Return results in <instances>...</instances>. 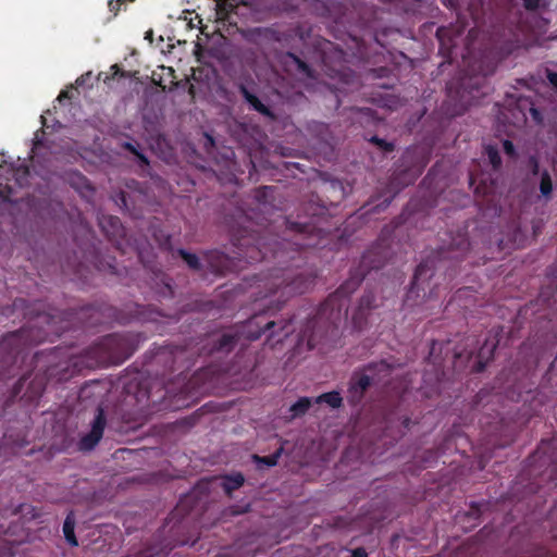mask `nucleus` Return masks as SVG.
Masks as SVG:
<instances>
[{"mask_svg":"<svg viewBox=\"0 0 557 557\" xmlns=\"http://www.w3.org/2000/svg\"><path fill=\"white\" fill-rule=\"evenodd\" d=\"M296 234L293 239H283L282 242L267 243L256 231L242 228L232 235L233 246L237 249L238 260H245L247 263L263 261L273 258L280 264L296 259H306L304 256L309 249H324L330 244L334 235L322 228L305 224L294 223Z\"/></svg>","mask_w":557,"mask_h":557,"instance_id":"nucleus-1","label":"nucleus"},{"mask_svg":"<svg viewBox=\"0 0 557 557\" xmlns=\"http://www.w3.org/2000/svg\"><path fill=\"white\" fill-rule=\"evenodd\" d=\"M55 317L51 313H38L18 331L9 333L0 339V380H9L21 375L13 386V396H17L29 377L35 360L39 354L29 358V349L50 341L52 334H58L54 326Z\"/></svg>","mask_w":557,"mask_h":557,"instance_id":"nucleus-2","label":"nucleus"},{"mask_svg":"<svg viewBox=\"0 0 557 557\" xmlns=\"http://www.w3.org/2000/svg\"><path fill=\"white\" fill-rule=\"evenodd\" d=\"M298 264H286L272 269L268 274L257 277V288H264L255 294L256 299H263L278 294L277 302L283 304L293 295L304 294L314 284L317 274L312 270H298Z\"/></svg>","mask_w":557,"mask_h":557,"instance_id":"nucleus-3","label":"nucleus"},{"mask_svg":"<svg viewBox=\"0 0 557 557\" xmlns=\"http://www.w3.org/2000/svg\"><path fill=\"white\" fill-rule=\"evenodd\" d=\"M345 288L346 282L319 306L312 318L308 319L304 330L298 335L299 345L306 343L309 350L314 349L320 339L331 329L337 326L342 315L345 319L348 318V306H344Z\"/></svg>","mask_w":557,"mask_h":557,"instance_id":"nucleus-4","label":"nucleus"},{"mask_svg":"<svg viewBox=\"0 0 557 557\" xmlns=\"http://www.w3.org/2000/svg\"><path fill=\"white\" fill-rule=\"evenodd\" d=\"M138 336L132 333H113L103 336L86 349V367L121 364L137 349Z\"/></svg>","mask_w":557,"mask_h":557,"instance_id":"nucleus-5","label":"nucleus"},{"mask_svg":"<svg viewBox=\"0 0 557 557\" xmlns=\"http://www.w3.org/2000/svg\"><path fill=\"white\" fill-rule=\"evenodd\" d=\"M292 324L293 319L276 322L269 320L267 312H259L233 327L242 343H244V341H256L260 338L263 333L268 332L267 344L274 348L294 332Z\"/></svg>","mask_w":557,"mask_h":557,"instance_id":"nucleus-6","label":"nucleus"},{"mask_svg":"<svg viewBox=\"0 0 557 557\" xmlns=\"http://www.w3.org/2000/svg\"><path fill=\"white\" fill-rule=\"evenodd\" d=\"M106 425L107 417L104 413V409L101 406H98L96 409L94 420L90 423V431L87 434L83 435L78 442L79 450H92L101 441Z\"/></svg>","mask_w":557,"mask_h":557,"instance_id":"nucleus-7","label":"nucleus"},{"mask_svg":"<svg viewBox=\"0 0 557 557\" xmlns=\"http://www.w3.org/2000/svg\"><path fill=\"white\" fill-rule=\"evenodd\" d=\"M99 226L109 242L122 253H126V248L124 247L125 228L121 220L114 215H101L99 218Z\"/></svg>","mask_w":557,"mask_h":557,"instance_id":"nucleus-8","label":"nucleus"},{"mask_svg":"<svg viewBox=\"0 0 557 557\" xmlns=\"http://www.w3.org/2000/svg\"><path fill=\"white\" fill-rule=\"evenodd\" d=\"M237 345L244 346L245 343L240 342L234 327H231L211 338L208 352L210 355H227L233 351Z\"/></svg>","mask_w":557,"mask_h":557,"instance_id":"nucleus-9","label":"nucleus"},{"mask_svg":"<svg viewBox=\"0 0 557 557\" xmlns=\"http://www.w3.org/2000/svg\"><path fill=\"white\" fill-rule=\"evenodd\" d=\"M238 91L244 100L249 104L251 110L271 120L275 119L272 110L265 106L255 94H252L245 84L238 85Z\"/></svg>","mask_w":557,"mask_h":557,"instance_id":"nucleus-10","label":"nucleus"},{"mask_svg":"<svg viewBox=\"0 0 557 557\" xmlns=\"http://www.w3.org/2000/svg\"><path fill=\"white\" fill-rule=\"evenodd\" d=\"M205 259L214 274L223 275L230 270L231 261L224 252L211 250L205 255Z\"/></svg>","mask_w":557,"mask_h":557,"instance_id":"nucleus-11","label":"nucleus"},{"mask_svg":"<svg viewBox=\"0 0 557 557\" xmlns=\"http://www.w3.org/2000/svg\"><path fill=\"white\" fill-rule=\"evenodd\" d=\"M277 25L270 27H256L250 32V40L258 46H271L275 44Z\"/></svg>","mask_w":557,"mask_h":557,"instance_id":"nucleus-12","label":"nucleus"},{"mask_svg":"<svg viewBox=\"0 0 557 557\" xmlns=\"http://www.w3.org/2000/svg\"><path fill=\"white\" fill-rule=\"evenodd\" d=\"M297 37L300 40H305V33H304L301 26H299V25H297L295 27L277 26V36L275 38V44H278L281 47H289L292 41Z\"/></svg>","mask_w":557,"mask_h":557,"instance_id":"nucleus-13","label":"nucleus"},{"mask_svg":"<svg viewBox=\"0 0 557 557\" xmlns=\"http://www.w3.org/2000/svg\"><path fill=\"white\" fill-rule=\"evenodd\" d=\"M313 404V398L306 396L300 397L295 404H293L289 407V416L287 417V420L292 421L294 419L304 417Z\"/></svg>","mask_w":557,"mask_h":557,"instance_id":"nucleus-14","label":"nucleus"},{"mask_svg":"<svg viewBox=\"0 0 557 557\" xmlns=\"http://www.w3.org/2000/svg\"><path fill=\"white\" fill-rule=\"evenodd\" d=\"M94 267L101 272H109L112 274H120L114 257H101L98 253L92 257Z\"/></svg>","mask_w":557,"mask_h":557,"instance_id":"nucleus-15","label":"nucleus"},{"mask_svg":"<svg viewBox=\"0 0 557 557\" xmlns=\"http://www.w3.org/2000/svg\"><path fill=\"white\" fill-rule=\"evenodd\" d=\"M245 483V478L240 472L231 475H224L222 478L221 486L227 496H231L232 493L239 487H242Z\"/></svg>","mask_w":557,"mask_h":557,"instance_id":"nucleus-16","label":"nucleus"},{"mask_svg":"<svg viewBox=\"0 0 557 557\" xmlns=\"http://www.w3.org/2000/svg\"><path fill=\"white\" fill-rule=\"evenodd\" d=\"M314 404H325L333 409H337L343 405V397L337 391L323 393L313 398Z\"/></svg>","mask_w":557,"mask_h":557,"instance_id":"nucleus-17","label":"nucleus"},{"mask_svg":"<svg viewBox=\"0 0 557 557\" xmlns=\"http://www.w3.org/2000/svg\"><path fill=\"white\" fill-rule=\"evenodd\" d=\"M74 529H75L74 515H73V512H70L66 516V518L64 520V523H63V534H64V537H65L66 542L71 546H77L78 545L77 539L75 536Z\"/></svg>","mask_w":557,"mask_h":557,"instance_id":"nucleus-18","label":"nucleus"},{"mask_svg":"<svg viewBox=\"0 0 557 557\" xmlns=\"http://www.w3.org/2000/svg\"><path fill=\"white\" fill-rule=\"evenodd\" d=\"M281 454H282V448H278L276 451H274L273 454H271L269 456L261 457L258 455H253L252 459L259 469H263L264 467L271 468V467H274L277 465Z\"/></svg>","mask_w":557,"mask_h":557,"instance_id":"nucleus-19","label":"nucleus"},{"mask_svg":"<svg viewBox=\"0 0 557 557\" xmlns=\"http://www.w3.org/2000/svg\"><path fill=\"white\" fill-rule=\"evenodd\" d=\"M182 352H183V350L178 349L177 347H175V349H169V348L164 347V348H161L157 352L156 359H157V361H165V362L171 360L172 363L169 367V370L171 372H173L175 370L174 363L176 362L177 355L182 354Z\"/></svg>","mask_w":557,"mask_h":557,"instance_id":"nucleus-20","label":"nucleus"},{"mask_svg":"<svg viewBox=\"0 0 557 557\" xmlns=\"http://www.w3.org/2000/svg\"><path fill=\"white\" fill-rule=\"evenodd\" d=\"M286 57L292 61V63L296 66L297 71L305 75L308 78H314L313 70L298 55L293 52H287Z\"/></svg>","mask_w":557,"mask_h":557,"instance_id":"nucleus-21","label":"nucleus"},{"mask_svg":"<svg viewBox=\"0 0 557 557\" xmlns=\"http://www.w3.org/2000/svg\"><path fill=\"white\" fill-rule=\"evenodd\" d=\"M177 252L190 269L196 271L201 269V262L197 255L188 252L184 249H178Z\"/></svg>","mask_w":557,"mask_h":557,"instance_id":"nucleus-22","label":"nucleus"},{"mask_svg":"<svg viewBox=\"0 0 557 557\" xmlns=\"http://www.w3.org/2000/svg\"><path fill=\"white\" fill-rule=\"evenodd\" d=\"M44 391H45L44 379L35 377L28 386L29 399L39 398L42 395Z\"/></svg>","mask_w":557,"mask_h":557,"instance_id":"nucleus-23","label":"nucleus"},{"mask_svg":"<svg viewBox=\"0 0 557 557\" xmlns=\"http://www.w3.org/2000/svg\"><path fill=\"white\" fill-rule=\"evenodd\" d=\"M122 147L125 150L129 151L132 154H134L141 164H149L148 158L140 150H138L137 146L134 145L133 143L126 141L122 145Z\"/></svg>","mask_w":557,"mask_h":557,"instance_id":"nucleus-24","label":"nucleus"},{"mask_svg":"<svg viewBox=\"0 0 557 557\" xmlns=\"http://www.w3.org/2000/svg\"><path fill=\"white\" fill-rule=\"evenodd\" d=\"M113 199L120 209H122L123 211H129L127 193H125L124 190H120L119 193L115 194Z\"/></svg>","mask_w":557,"mask_h":557,"instance_id":"nucleus-25","label":"nucleus"},{"mask_svg":"<svg viewBox=\"0 0 557 557\" xmlns=\"http://www.w3.org/2000/svg\"><path fill=\"white\" fill-rule=\"evenodd\" d=\"M553 190L552 181L548 175H543L541 180V193L543 196L547 197Z\"/></svg>","mask_w":557,"mask_h":557,"instance_id":"nucleus-26","label":"nucleus"},{"mask_svg":"<svg viewBox=\"0 0 557 557\" xmlns=\"http://www.w3.org/2000/svg\"><path fill=\"white\" fill-rule=\"evenodd\" d=\"M486 153H487L490 162L493 164V166L497 168L500 164V157L498 154V151L493 147H487Z\"/></svg>","mask_w":557,"mask_h":557,"instance_id":"nucleus-27","label":"nucleus"},{"mask_svg":"<svg viewBox=\"0 0 557 557\" xmlns=\"http://www.w3.org/2000/svg\"><path fill=\"white\" fill-rule=\"evenodd\" d=\"M135 0H127V2H134ZM126 2V0H110L109 7L111 8V11H117L120 10V7L122 3Z\"/></svg>","mask_w":557,"mask_h":557,"instance_id":"nucleus-28","label":"nucleus"},{"mask_svg":"<svg viewBox=\"0 0 557 557\" xmlns=\"http://www.w3.org/2000/svg\"><path fill=\"white\" fill-rule=\"evenodd\" d=\"M135 319L138 320V321H148L149 318L145 315L144 313V307H140V306H136V315H135Z\"/></svg>","mask_w":557,"mask_h":557,"instance_id":"nucleus-29","label":"nucleus"},{"mask_svg":"<svg viewBox=\"0 0 557 557\" xmlns=\"http://www.w3.org/2000/svg\"><path fill=\"white\" fill-rule=\"evenodd\" d=\"M350 557H367V552L363 548H356L350 550Z\"/></svg>","mask_w":557,"mask_h":557,"instance_id":"nucleus-30","label":"nucleus"},{"mask_svg":"<svg viewBox=\"0 0 557 557\" xmlns=\"http://www.w3.org/2000/svg\"><path fill=\"white\" fill-rule=\"evenodd\" d=\"M503 146L506 153L509 156L513 154V145L509 140H505Z\"/></svg>","mask_w":557,"mask_h":557,"instance_id":"nucleus-31","label":"nucleus"},{"mask_svg":"<svg viewBox=\"0 0 557 557\" xmlns=\"http://www.w3.org/2000/svg\"><path fill=\"white\" fill-rule=\"evenodd\" d=\"M523 1H524V5L528 9H535L540 4V0H523Z\"/></svg>","mask_w":557,"mask_h":557,"instance_id":"nucleus-32","label":"nucleus"},{"mask_svg":"<svg viewBox=\"0 0 557 557\" xmlns=\"http://www.w3.org/2000/svg\"><path fill=\"white\" fill-rule=\"evenodd\" d=\"M547 78L549 81V83L555 87L557 88V73H548L547 74Z\"/></svg>","mask_w":557,"mask_h":557,"instance_id":"nucleus-33","label":"nucleus"},{"mask_svg":"<svg viewBox=\"0 0 557 557\" xmlns=\"http://www.w3.org/2000/svg\"><path fill=\"white\" fill-rule=\"evenodd\" d=\"M89 77H90V73H86V74H84V75H81V76L76 79V82H75V83H76V85H77V86H83V85L85 84V81H86L87 78H89Z\"/></svg>","mask_w":557,"mask_h":557,"instance_id":"nucleus-34","label":"nucleus"},{"mask_svg":"<svg viewBox=\"0 0 557 557\" xmlns=\"http://www.w3.org/2000/svg\"><path fill=\"white\" fill-rule=\"evenodd\" d=\"M64 99H71V94L67 90H62L60 95L58 96V100L61 102Z\"/></svg>","mask_w":557,"mask_h":557,"instance_id":"nucleus-35","label":"nucleus"},{"mask_svg":"<svg viewBox=\"0 0 557 557\" xmlns=\"http://www.w3.org/2000/svg\"><path fill=\"white\" fill-rule=\"evenodd\" d=\"M157 554L154 553H151L149 550H140L138 554H137V557H154Z\"/></svg>","mask_w":557,"mask_h":557,"instance_id":"nucleus-36","label":"nucleus"},{"mask_svg":"<svg viewBox=\"0 0 557 557\" xmlns=\"http://www.w3.org/2000/svg\"><path fill=\"white\" fill-rule=\"evenodd\" d=\"M368 385H369V379L368 377H363V379L360 380V387H361V389H364Z\"/></svg>","mask_w":557,"mask_h":557,"instance_id":"nucleus-37","label":"nucleus"},{"mask_svg":"<svg viewBox=\"0 0 557 557\" xmlns=\"http://www.w3.org/2000/svg\"><path fill=\"white\" fill-rule=\"evenodd\" d=\"M111 70L113 71V76L117 75L121 72V69L117 64L112 65Z\"/></svg>","mask_w":557,"mask_h":557,"instance_id":"nucleus-38","label":"nucleus"},{"mask_svg":"<svg viewBox=\"0 0 557 557\" xmlns=\"http://www.w3.org/2000/svg\"><path fill=\"white\" fill-rule=\"evenodd\" d=\"M249 507H250L249 505H246L243 510H233V513L238 515V513L247 512L249 510Z\"/></svg>","mask_w":557,"mask_h":557,"instance_id":"nucleus-39","label":"nucleus"},{"mask_svg":"<svg viewBox=\"0 0 557 557\" xmlns=\"http://www.w3.org/2000/svg\"><path fill=\"white\" fill-rule=\"evenodd\" d=\"M162 282L164 283V288H165L170 294H172L173 292H172L171 285H170L168 282H165V281H164V278H162Z\"/></svg>","mask_w":557,"mask_h":557,"instance_id":"nucleus-40","label":"nucleus"},{"mask_svg":"<svg viewBox=\"0 0 557 557\" xmlns=\"http://www.w3.org/2000/svg\"><path fill=\"white\" fill-rule=\"evenodd\" d=\"M348 455V447L342 450V460Z\"/></svg>","mask_w":557,"mask_h":557,"instance_id":"nucleus-41","label":"nucleus"},{"mask_svg":"<svg viewBox=\"0 0 557 557\" xmlns=\"http://www.w3.org/2000/svg\"><path fill=\"white\" fill-rule=\"evenodd\" d=\"M21 302H24L23 300H15L14 301V307H17Z\"/></svg>","mask_w":557,"mask_h":557,"instance_id":"nucleus-42","label":"nucleus"},{"mask_svg":"<svg viewBox=\"0 0 557 557\" xmlns=\"http://www.w3.org/2000/svg\"><path fill=\"white\" fill-rule=\"evenodd\" d=\"M208 140H209L211 144H213V143H214V141H213V138H212L211 136H208Z\"/></svg>","mask_w":557,"mask_h":557,"instance_id":"nucleus-43","label":"nucleus"}]
</instances>
